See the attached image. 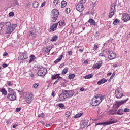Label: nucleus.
Instances as JSON below:
<instances>
[{
	"label": "nucleus",
	"mask_w": 130,
	"mask_h": 130,
	"mask_svg": "<svg viewBox=\"0 0 130 130\" xmlns=\"http://www.w3.org/2000/svg\"><path fill=\"white\" fill-rule=\"evenodd\" d=\"M83 115V113H78L74 116V118H79V117H81Z\"/></svg>",
	"instance_id": "nucleus-33"
},
{
	"label": "nucleus",
	"mask_w": 130,
	"mask_h": 130,
	"mask_svg": "<svg viewBox=\"0 0 130 130\" xmlns=\"http://www.w3.org/2000/svg\"><path fill=\"white\" fill-rule=\"evenodd\" d=\"M104 98H105V95H104L101 94L95 95L91 101V105H92V106H97V105H99V104L102 102V101Z\"/></svg>",
	"instance_id": "nucleus-1"
},
{
	"label": "nucleus",
	"mask_w": 130,
	"mask_h": 130,
	"mask_svg": "<svg viewBox=\"0 0 130 130\" xmlns=\"http://www.w3.org/2000/svg\"><path fill=\"white\" fill-rule=\"evenodd\" d=\"M58 81H59V79H58L56 81H55L54 83V85H55V84H57L58 82Z\"/></svg>",
	"instance_id": "nucleus-58"
},
{
	"label": "nucleus",
	"mask_w": 130,
	"mask_h": 130,
	"mask_svg": "<svg viewBox=\"0 0 130 130\" xmlns=\"http://www.w3.org/2000/svg\"><path fill=\"white\" fill-rule=\"evenodd\" d=\"M130 109L129 108H126L124 109V112H129Z\"/></svg>",
	"instance_id": "nucleus-42"
},
{
	"label": "nucleus",
	"mask_w": 130,
	"mask_h": 130,
	"mask_svg": "<svg viewBox=\"0 0 130 130\" xmlns=\"http://www.w3.org/2000/svg\"><path fill=\"white\" fill-rule=\"evenodd\" d=\"M38 117H42V118H43V117H44V114L43 113H41L38 115Z\"/></svg>",
	"instance_id": "nucleus-45"
},
{
	"label": "nucleus",
	"mask_w": 130,
	"mask_h": 130,
	"mask_svg": "<svg viewBox=\"0 0 130 130\" xmlns=\"http://www.w3.org/2000/svg\"><path fill=\"white\" fill-rule=\"evenodd\" d=\"M22 109V108H17L16 109V111H17V112H19V111H20V110Z\"/></svg>",
	"instance_id": "nucleus-51"
},
{
	"label": "nucleus",
	"mask_w": 130,
	"mask_h": 130,
	"mask_svg": "<svg viewBox=\"0 0 130 130\" xmlns=\"http://www.w3.org/2000/svg\"><path fill=\"white\" fill-rule=\"evenodd\" d=\"M98 49V46L96 44H94L93 47V50H97Z\"/></svg>",
	"instance_id": "nucleus-43"
},
{
	"label": "nucleus",
	"mask_w": 130,
	"mask_h": 130,
	"mask_svg": "<svg viewBox=\"0 0 130 130\" xmlns=\"http://www.w3.org/2000/svg\"><path fill=\"white\" fill-rule=\"evenodd\" d=\"M64 67V63H62L59 66V68L60 69H61V68Z\"/></svg>",
	"instance_id": "nucleus-56"
},
{
	"label": "nucleus",
	"mask_w": 130,
	"mask_h": 130,
	"mask_svg": "<svg viewBox=\"0 0 130 130\" xmlns=\"http://www.w3.org/2000/svg\"><path fill=\"white\" fill-rule=\"evenodd\" d=\"M72 54H73V52L72 51H68V55L71 56H72Z\"/></svg>",
	"instance_id": "nucleus-49"
},
{
	"label": "nucleus",
	"mask_w": 130,
	"mask_h": 130,
	"mask_svg": "<svg viewBox=\"0 0 130 130\" xmlns=\"http://www.w3.org/2000/svg\"><path fill=\"white\" fill-rule=\"evenodd\" d=\"M39 86V83H35L33 85V88H34V89H36V90H37V89H38Z\"/></svg>",
	"instance_id": "nucleus-35"
},
{
	"label": "nucleus",
	"mask_w": 130,
	"mask_h": 130,
	"mask_svg": "<svg viewBox=\"0 0 130 130\" xmlns=\"http://www.w3.org/2000/svg\"><path fill=\"white\" fill-rule=\"evenodd\" d=\"M88 23H90V24L91 25V26H95V25H96V21H95V20H94L93 19L90 18L89 20H88Z\"/></svg>",
	"instance_id": "nucleus-22"
},
{
	"label": "nucleus",
	"mask_w": 130,
	"mask_h": 130,
	"mask_svg": "<svg viewBox=\"0 0 130 130\" xmlns=\"http://www.w3.org/2000/svg\"><path fill=\"white\" fill-rule=\"evenodd\" d=\"M115 95L116 98H121L123 96V93L121 91V89L119 88H117L115 90Z\"/></svg>",
	"instance_id": "nucleus-8"
},
{
	"label": "nucleus",
	"mask_w": 130,
	"mask_h": 130,
	"mask_svg": "<svg viewBox=\"0 0 130 130\" xmlns=\"http://www.w3.org/2000/svg\"><path fill=\"white\" fill-rule=\"evenodd\" d=\"M51 49H52V46H48L46 47V48H45L44 49V51H45V52H46L47 53H48L50 52V50H51Z\"/></svg>",
	"instance_id": "nucleus-18"
},
{
	"label": "nucleus",
	"mask_w": 130,
	"mask_h": 130,
	"mask_svg": "<svg viewBox=\"0 0 130 130\" xmlns=\"http://www.w3.org/2000/svg\"><path fill=\"white\" fill-rule=\"evenodd\" d=\"M8 92H9V93H12V92H13V89L9 88L8 89Z\"/></svg>",
	"instance_id": "nucleus-53"
},
{
	"label": "nucleus",
	"mask_w": 130,
	"mask_h": 130,
	"mask_svg": "<svg viewBox=\"0 0 130 130\" xmlns=\"http://www.w3.org/2000/svg\"><path fill=\"white\" fill-rule=\"evenodd\" d=\"M114 123V121H109L107 122H104L103 123H98L95 124V126H97V125H109L110 124H112Z\"/></svg>",
	"instance_id": "nucleus-12"
},
{
	"label": "nucleus",
	"mask_w": 130,
	"mask_h": 130,
	"mask_svg": "<svg viewBox=\"0 0 130 130\" xmlns=\"http://www.w3.org/2000/svg\"><path fill=\"white\" fill-rule=\"evenodd\" d=\"M71 12V9L67 8L65 10V13L66 14H70V13Z\"/></svg>",
	"instance_id": "nucleus-37"
},
{
	"label": "nucleus",
	"mask_w": 130,
	"mask_h": 130,
	"mask_svg": "<svg viewBox=\"0 0 130 130\" xmlns=\"http://www.w3.org/2000/svg\"><path fill=\"white\" fill-rule=\"evenodd\" d=\"M7 85L9 87H11V86H13V85H14V84L12 83L11 81H8L7 82Z\"/></svg>",
	"instance_id": "nucleus-39"
},
{
	"label": "nucleus",
	"mask_w": 130,
	"mask_h": 130,
	"mask_svg": "<svg viewBox=\"0 0 130 130\" xmlns=\"http://www.w3.org/2000/svg\"><path fill=\"white\" fill-rule=\"evenodd\" d=\"M85 79H91V78H93V74H89L84 77Z\"/></svg>",
	"instance_id": "nucleus-28"
},
{
	"label": "nucleus",
	"mask_w": 130,
	"mask_h": 130,
	"mask_svg": "<svg viewBox=\"0 0 130 130\" xmlns=\"http://www.w3.org/2000/svg\"><path fill=\"white\" fill-rule=\"evenodd\" d=\"M46 126H47V127H49V126H50V124H47Z\"/></svg>",
	"instance_id": "nucleus-60"
},
{
	"label": "nucleus",
	"mask_w": 130,
	"mask_h": 130,
	"mask_svg": "<svg viewBox=\"0 0 130 130\" xmlns=\"http://www.w3.org/2000/svg\"><path fill=\"white\" fill-rule=\"evenodd\" d=\"M80 16V17H83V13H81Z\"/></svg>",
	"instance_id": "nucleus-64"
},
{
	"label": "nucleus",
	"mask_w": 130,
	"mask_h": 130,
	"mask_svg": "<svg viewBox=\"0 0 130 130\" xmlns=\"http://www.w3.org/2000/svg\"><path fill=\"white\" fill-rule=\"evenodd\" d=\"M9 15L10 17H14V16H15V14L13 12H11L9 13Z\"/></svg>",
	"instance_id": "nucleus-41"
},
{
	"label": "nucleus",
	"mask_w": 130,
	"mask_h": 130,
	"mask_svg": "<svg viewBox=\"0 0 130 130\" xmlns=\"http://www.w3.org/2000/svg\"><path fill=\"white\" fill-rule=\"evenodd\" d=\"M118 115H122L123 114V109H119L117 112Z\"/></svg>",
	"instance_id": "nucleus-26"
},
{
	"label": "nucleus",
	"mask_w": 130,
	"mask_h": 130,
	"mask_svg": "<svg viewBox=\"0 0 130 130\" xmlns=\"http://www.w3.org/2000/svg\"><path fill=\"white\" fill-rule=\"evenodd\" d=\"M28 58V54L27 52H23L20 54L18 58V60H24V59H27Z\"/></svg>",
	"instance_id": "nucleus-10"
},
{
	"label": "nucleus",
	"mask_w": 130,
	"mask_h": 130,
	"mask_svg": "<svg viewBox=\"0 0 130 130\" xmlns=\"http://www.w3.org/2000/svg\"><path fill=\"white\" fill-rule=\"evenodd\" d=\"M108 53H109V54H110L108 56L109 59H110V60L114 59V58H115L116 57V54H115L114 53H111V52H110V51H108Z\"/></svg>",
	"instance_id": "nucleus-14"
},
{
	"label": "nucleus",
	"mask_w": 130,
	"mask_h": 130,
	"mask_svg": "<svg viewBox=\"0 0 130 130\" xmlns=\"http://www.w3.org/2000/svg\"><path fill=\"white\" fill-rule=\"evenodd\" d=\"M118 23H119V20H118V19H115L114 22H113V24L115 26H116V25H117V24H118Z\"/></svg>",
	"instance_id": "nucleus-36"
},
{
	"label": "nucleus",
	"mask_w": 130,
	"mask_h": 130,
	"mask_svg": "<svg viewBox=\"0 0 130 130\" xmlns=\"http://www.w3.org/2000/svg\"><path fill=\"white\" fill-rule=\"evenodd\" d=\"M59 15V12L56 9H53L51 12V21L54 23L57 20Z\"/></svg>",
	"instance_id": "nucleus-3"
},
{
	"label": "nucleus",
	"mask_w": 130,
	"mask_h": 130,
	"mask_svg": "<svg viewBox=\"0 0 130 130\" xmlns=\"http://www.w3.org/2000/svg\"><path fill=\"white\" fill-rule=\"evenodd\" d=\"M67 99L66 97V94L63 93V90H62V93L59 95V101H64Z\"/></svg>",
	"instance_id": "nucleus-15"
},
{
	"label": "nucleus",
	"mask_w": 130,
	"mask_h": 130,
	"mask_svg": "<svg viewBox=\"0 0 130 130\" xmlns=\"http://www.w3.org/2000/svg\"><path fill=\"white\" fill-rule=\"evenodd\" d=\"M44 6H45V3H42L41 7H44Z\"/></svg>",
	"instance_id": "nucleus-59"
},
{
	"label": "nucleus",
	"mask_w": 130,
	"mask_h": 130,
	"mask_svg": "<svg viewBox=\"0 0 130 130\" xmlns=\"http://www.w3.org/2000/svg\"><path fill=\"white\" fill-rule=\"evenodd\" d=\"M57 26H58V23H55L53 24L52 26L50 27V30L54 32V31H55L57 28Z\"/></svg>",
	"instance_id": "nucleus-16"
},
{
	"label": "nucleus",
	"mask_w": 130,
	"mask_h": 130,
	"mask_svg": "<svg viewBox=\"0 0 130 130\" xmlns=\"http://www.w3.org/2000/svg\"><path fill=\"white\" fill-rule=\"evenodd\" d=\"M66 117H67V118H69L70 116H71V112L67 111L65 113Z\"/></svg>",
	"instance_id": "nucleus-32"
},
{
	"label": "nucleus",
	"mask_w": 130,
	"mask_h": 130,
	"mask_svg": "<svg viewBox=\"0 0 130 130\" xmlns=\"http://www.w3.org/2000/svg\"><path fill=\"white\" fill-rule=\"evenodd\" d=\"M8 53H7V52H5L4 54H3V56H8Z\"/></svg>",
	"instance_id": "nucleus-54"
},
{
	"label": "nucleus",
	"mask_w": 130,
	"mask_h": 130,
	"mask_svg": "<svg viewBox=\"0 0 130 130\" xmlns=\"http://www.w3.org/2000/svg\"><path fill=\"white\" fill-rule=\"evenodd\" d=\"M55 92L54 91H52V96L53 97H55Z\"/></svg>",
	"instance_id": "nucleus-57"
},
{
	"label": "nucleus",
	"mask_w": 130,
	"mask_h": 130,
	"mask_svg": "<svg viewBox=\"0 0 130 130\" xmlns=\"http://www.w3.org/2000/svg\"><path fill=\"white\" fill-rule=\"evenodd\" d=\"M35 35V34H34V32L29 31V36H34Z\"/></svg>",
	"instance_id": "nucleus-44"
},
{
	"label": "nucleus",
	"mask_w": 130,
	"mask_h": 130,
	"mask_svg": "<svg viewBox=\"0 0 130 130\" xmlns=\"http://www.w3.org/2000/svg\"><path fill=\"white\" fill-rule=\"evenodd\" d=\"M80 91H85V89H84V87L81 88L80 89Z\"/></svg>",
	"instance_id": "nucleus-61"
},
{
	"label": "nucleus",
	"mask_w": 130,
	"mask_h": 130,
	"mask_svg": "<svg viewBox=\"0 0 130 130\" xmlns=\"http://www.w3.org/2000/svg\"><path fill=\"white\" fill-rule=\"evenodd\" d=\"M63 55H61L59 58L58 59H57L55 61V63H58V62H59V61H60V60H61V59H62V57H63Z\"/></svg>",
	"instance_id": "nucleus-25"
},
{
	"label": "nucleus",
	"mask_w": 130,
	"mask_h": 130,
	"mask_svg": "<svg viewBox=\"0 0 130 130\" xmlns=\"http://www.w3.org/2000/svg\"><path fill=\"white\" fill-rule=\"evenodd\" d=\"M64 105H63V104H59V107H60L61 108H62L63 107H64Z\"/></svg>",
	"instance_id": "nucleus-50"
},
{
	"label": "nucleus",
	"mask_w": 130,
	"mask_h": 130,
	"mask_svg": "<svg viewBox=\"0 0 130 130\" xmlns=\"http://www.w3.org/2000/svg\"><path fill=\"white\" fill-rule=\"evenodd\" d=\"M107 82V79H106L105 78H103L101 80H99L97 84L98 85H102V84H104V83H106Z\"/></svg>",
	"instance_id": "nucleus-19"
},
{
	"label": "nucleus",
	"mask_w": 130,
	"mask_h": 130,
	"mask_svg": "<svg viewBox=\"0 0 130 130\" xmlns=\"http://www.w3.org/2000/svg\"><path fill=\"white\" fill-rule=\"evenodd\" d=\"M17 126H18V124H15L13 125V128H16V127H17Z\"/></svg>",
	"instance_id": "nucleus-55"
},
{
	"label": "nucleus",
	"mask_w": 130,
	"mask_h": 130,
	"mask_svg": "<svg viewBox=\"0 0 130 130\" xmlns=\"http://www.w3.org/2000/svg\"><path fill=\"white\" fill-rule=\"evenodd\" d=\"M47 73V70L44 68H40L38 71V76H41L44 77Z\"/></svg>",
	"instance_id": "nucleus-6"
},
{
	"label": "nucleus",
	"mask_w": 130,
	"mask_h": 130,
	"mask_svg": "<svg viewBox=\"0 0 130 130\" xmlns=\"http://www.w3.org/2000/svg\"><path fill=\"white\" fill-rule=\"evenodd\" d=\"M116 12L115 10V4H113L111 6V10L109 13V18H112L114 16V14Z\"/></svg>",
	"instance_id": "nucleus-9"
},
{
	"label": "nucleus",
	"mask_w": 130,
	"mask_h": 130,
	"mask_svg": "<svg viewBox=\"0 0 130 130\" xmlns=\"http://www.w3.org/2000/svg\"><path fill=\"white\" fill-rule=\"evenodd\" d=\"M86 3V0H81L80 3L79 4H81L82 5H84Z\"/></svg>",
	"instance_id": "nucleus-46"
},
{
	"label": "nucleus",
	"mask_w": 130,
	"mask_h": 130,
	"mask_svg": "<svg viewBox=\"0 0 130 130\" xmlns=\"http://www.w3.org/2000/svg\"><path fill=\"white\" fill-rule=\"evenodd\" d=\"M30 77H34V74H30Z\"/></svg>",
	"instance_id": "nucleus-63"
},
{
	"label": "nucleus",
	"mask_w": 130,
	"mask_h": 130,
	"mask_svg": "<svg viewBox=\"0 0 130 130\" xmlns=\"http://www.w3.org/2000/svg\"><path fill=\"white\" fill-rule=\"evenodd\" d=\"M67 6V2L62 1L61 3V8H63Z\"/></svg>",
	"instance_id": "nucleus-27"
},
{
	"label": "nucleus",
	"mask_w": 130,
	"mask_h": 130,
	"mask_svg": "<svg viewBox=\"0 0 130 130\" xmlns=\"http://www.w3.org/2000/svg\"><path fill=\"white\" fill-rule=\"evenodd\" d=\"M4 22L0 23V31L2 30L3 28H4Z\"/></svg>",
	"instance_id": "nucleus-40"
},
{
	"label": "nucleus",
	"mask_w": 130,
	"mask_h": 130,
	"mask_svg": "<svg viewBox=\"0 0 130 130\" xmlns=\"http://www.w3.org/2000/svg\"><path fill=\"white\" fill-rule=\"evenodd\" d=\"M2 67L3 68H7L8 67V64L7 63H4L3 64Z\"/></svg>",
	"instance_id": "nucleus-52"
},
{
	"label": "nucleus",
	"mask_w": 130,
	"mask_h": 130,
	"mask_svg": "<svg viewBox=\"0 0 130 130\" xmlns=\"http://www.w3.org/2000/svg\"><path fill=\"white\" fill-rule=\"evenodd\" d=\"M53 4L54 5H57V4H58V1H57V0H54Z\"/></svg>",
	"instance_id": "nucleus-47"
},
{
	"label": "nucleus",
	"mask_w": 130,
	"mask_h": 130,
	"mask_svg": "<svg viewBox=\"0 0 130 130\" xmlns=\"http://www.w3.org/2000/svg\"><path fill=\"white\" fill-rule=\"evenodd\" d=\"M122 20L123 22H127L130 20V16L129 14L127 13H124L122 15Z\"/></svg>",
	"instance_id": "nucleus-11"
},
{
	"label": "nucleus",
	"mask_w": 130,
	"mask_h": 130,
	"mask_svg": "<svg viewBox=\"0 0 130 130\" xmlns=\"http://www.w3.org/2000/svg\"><path fill=\"white\" fill-rule=\"evenodd\" d=\"M39 3H38V2L35 1L32 3V7L34 8V9H37V7H39Z\"/></svg>",
	"instance_id": "nucleus-24"
},
{
	"label": "nucleus",
	"mask_w": 130,
	"mask_h": 130,
	"mask_svg": "<svg viewBox=\"0 0 130 130\" xmlns=\"http://www.w3.org/2000/svg\"><path fill=\"white\" fill-rule=\"evenodd\" d=\"M111 74H112L111 72H109V73H108L107 75L108 76H111Z\"/></svg>",
	"instance_id": "nucleus-62"
},
{
	"label": "nucleus",
	"mask_w": 130,
	"mask_h": 130,
	"mask_svg": "<svg viewBox=\"0 0 130 130\" xmlns=\"http://www.w3.org/2000/svg\"><path fill=\"white\" fill-rule=\"evenodd\" d=\"M68 70H69V68H68L64 69L62 72V75H66V74L68 73Z\"/></svg>",
	"instance_id": "nucleus-34"
},
{
	"label": "nucleus",
	"mask_w": 130,
	"mask_h": 130,
	"mask_svg": "<svg viewBox=\"0 0 130 130\" xmlns=\"http://www.w3.org/2000/svg\"><path fill=\"white\" fill-rule=\"evenodd\" d=\"M76 10L80 13L84 11V5L81 3H79L76 7Z\"/></svg>",
	"instance_id": "nucleus-13"
},
{
	"label": "nucleus",
	"mask_w": 130,
	"mask_h": 130,
	"mask_svg": "<svg viewBox=\"0 0 130 130\" xmlns=\"http://www.w3.org/2000/svg\"><path fill=\"white\" fill-rule=\"evenodd\" d=\"M75 74H70L68 76V79L69 80H72V79H74V78H75Z\"/></svg>",
	"instance_id": "nucleus-31"
},
{
	"label": "nucleus",
	"mask_w": 130,
	"mask_h": 130,
	"mask_svg": "<svg viewBox=\"0 0 130 130\" xmlns=\"http://www.w3.org/2000/svg\"><path fill=\"white\" fill-rule=\"evenodd\" d=\"M86 126H87V125L84 124V123H83V124L81 125V127L82 128H85V127H86Z\"/></svg>",
	"instance_id": "nucleus-48"
},
{
	"label": "nucleus",
	"mask_w": 130,
	"mask_h": 130,
	"mask_svg": "<svg viewBox=\"0 0 130 130\" xmlns=\"http://www.w3.org/2000/svg\"><path fill=\"white\" fill-rule=\"evenodd\" d=\"M101 66H102V61H99V63H97L96 64L93 66L92 67L93 69H100Z\"/></svg>",
	"instance_id": "nucleus-20"
},
{
	"label": "nucleus",
	"mask_w": 130,
	"mask_h": 130,
	"mask_svg": "<svg viewBox=\"0 0 130 130\" xmlns=\"http://www.w3.org/2000/svg\"><path fill=\"white\" fill-rule=\"evenodd\" d=\"M7 98L9 99L10 101H14L17 99V93L13 92L12 93H9L7 95Z\"/></svg>",
	"instance_id": "nucleus-7"
},
{
	"label": "nucleus",
	"mask_w": 130,
	"mask_h": 130,
	"mask_svg": "<svg viewBox=\"0 0 130 130\" xmlns=\"http://www.w3.org/2000/svg\"><path fill=\"white\" fill-rule=\"evenodd\" d=\"M127 100H128V99H127L123 101H119V102H117V104L119 106H120V105H122V104H124V103H126V102H127Z\"/></svg>",
	"instance_id": "nucleus-21"
},
{
	"label": "nucleus",
	"mask_w": 130,
	"mask_h": 130,
	"mask_svg": "<svg viewBox=\"0 0 130 130\" xmlns=\"http://www.w3.org/2000/svg\"><path fill=\"white\" fill-rule=\"evenodd\" d=\"M60 74H56L54 75H52V80H56V79H58L59 78L60 79H61L62 77L60 76Z\"/></svg>",
	"instance_id": "nucleus-17"
},
{
	"label": "nucleus",
	"mask_w": 130,
	"mask_h": 130,
	"mask_svg": "<svg viewBox=\"0 0 130 130\" xmlns=\"http://www.w3.org/2000/svg\"><path fill=\"white\" fill-rule=\"evenodd\" d=\"M0 92L1 93H2V95H4V96H7V92L5 88H1Z\"/></svg>",
	"instance_id": "nucleus-23"
},
{
	"label": "nucleus",
	"mask_w": 130,
	"mask_h": 130,
	"mask_svg": "<svg viewBox=\"0 0 130 130\" xmlns=\"http://www.w3.org/2000/svg\"><path fill=\"white\" fill-rule=\"evenodd\" d=\"M58 37L56 35H55L54 37H53L51 40V41H52V42H53L54 41H56V40L58 39Z\"/></svg>",
	"instance_id": "nucleus-29"
},
{
	"label": "nucleus",
	"mask_w": 130,
	"mask_h": 130,
	"mask_svg": "<svg viewBox=\"0 0 130 130\" xmlns=\"http://www.w3.org/2000/svg\"><path fill=\"white\" fill-rule=\"evenodd\" d=\"M30 59L29 61V63H30V62H32V61H33V60H34V59H35V56L33 55H31L30 56Z\"/></svg>",
	"instance_id": "nucleus-30"
},
{
	"label": "nucleus",
	"mask_w": 130,
	"mask_h": 130,
	"mask_svg": "<svg viewBox=\"0 0 130 130\" xmlns=\"http://www.w3.org/2000/svg\"><path fill=\"white\" fill-rule=\"evenodd\" d=\"M58 24H59V26H63V25H64V21H59Z\"/></svg>",
	"instance_id": "nucleus-38"
},
{
	"label": "nucleus",
	"mask_w": 130,
	"mask_h": 130,
	"mask_svg": "<svg viewBox=\"0 0 130 130\" xmlns=\"http://www.w3.org/2000/svg\"><path fill=\"white\" fill-rule=\"evenodd\" d=\"M17 24H12L10 22L5 23V31L6 34H11L16 29Z\"/></svg>",
	"instance_id": "nucleus-2"
},
{
	"label": "nucleus",
	"mask_w": 130,
	"mask_h": 130,
	"mask_svg": "<svg viewBox=\"0 0 130 130\" xmlns=\"http://www.w3.org/2000/svg\"><path fill=\"white\" fill-rule=\"evenodd\" d=\"M63 91L66 98H71L75 94V92L73 90H63Z\"/></svg>",
	"instance_id": "nucleus-5"
},
{
	"label": "nucleus",
	"mask_w": 130,
	"mask_h": 130,
	"mask_svg": "<svg viewBox=\"0 0 130 130\" xmlns=\"http://www.w3.org/2000/svg\"><path fill=\"white\" fill-rule=\"evenodd\" d=\"M33 100V94L31 92H28L25 96V101L27 103L30 104Z\"/></svg>",
	"instance_id": "nucleus-4"
}]
</instances>
